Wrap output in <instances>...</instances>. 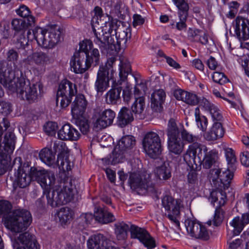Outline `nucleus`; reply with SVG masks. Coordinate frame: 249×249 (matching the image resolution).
Instances as JSON below:
<instances>
[{
  "mask_svg": "<svg viewBox=\"0 0 249 249\" xmlns=\"http://www.w3.org/2000/svg\"><path fill=\"white\" fill-rule=\"evenodd\" d=\"M130 231L132 238L138 239L148 249H151L155 247V240L144 229L131 225Z\"/></svg>",
  "mask_w": 249,
  "mask_h": 249,
  "instance_id": "a211bd4d",
  "label": "nucleus"
},
{
  "mask_svg": "<svg viewBox=\"0 0 249 249\" xmlns=\"http://www.w3.org/2000/svg\"><path fill=\"white\" fill-rule=\"evenodd\" d=\"M117 44L119 47L125 46L128 39L131 37L130 30L128 28H118L115 31Z\"/></svg>",
  "mask_w": 249,
  "mask_h": 249,
  "instance_id": "4c0bfd02",
  "label": "nucleus"
},
{
  "mask_svg": "<svg viewBox=\"0 0 249 249\" xmlns=\"http://www.w3.org/2000/svg\"><path fill=\"white\" fill-rule=\"evenodd\" d=\"M226 196L223 195L220 191H213L209 196V199L211 203L214 205V203L218 201V205L216 206L215 211L213 219V224L215 226L220 225L223 221L224 218V212L221 208L225 203Z\"/></svg>",
  "mask_w": 249,
  "mask_h": 249,
  "instance_id": "4468645a",
  "label": "nucleus"
},
{
  "mask_svg": "<svg viewBox=\"0 0 249 249\" xmlns=\"http://www.w3.org/2000/svg\"><path fill=\"white\" fill-rule=\"evenodd\" d=\"M174 96L177 100H181L191 105H196L199 102L196 95L180 89L174 92Z\"/></svg>",
  "mask_w": 249,
  "mask_h": 249,
  "instance_id": "7c9ffc66",
  "label": "nucleus"
},
{
  "mask_svg": "<svg viewBox=\"0 0 249 249\" xmlns=\"http://www.w3.org/2000/svg\"><path fill=\"white\" fill-rule=\"evenodd\" d=\"M20 157H17L13 161V165L18 167L17 172L15 173L16 179L13 183L15 188L19 187L24 188L28 186L31 182V177L35 178L36 167H30L28 162L21 163Z\"/></svg>",
  "mask_w": 249,
  "mask_h": 249,
  "instance_id": "39448f33",
  "label": "nucleus"
},
{
  "mask_svg": "<svg viewBox=\"0 0 249 249\" xmlns=\"http://www.w3.org/2000/svg\"><path fill=\"white\" fill-rule=\"evenodd\" d=\"M124 152L121 150L118 152H115L114 148L112 155L110 156L109 160V162L111 164H115L122 162L124 158Z\"/></svg>",
  "mask_w": 249,
  "mask_h": 249,
  "instance_id": "6e6d98bb",
  "label": "nucleus"
},
{
  "mask_svg": "<svg viewBox=\"0 0 249 249\" xmlns=\"http://www.w3.org/2000/svg\"><path fill=\"white\" fill-rule=\"evenodd\" d=\"M53 149L55 153H58L57 164L60 170L64 172L71 170V162L69 160L67 153L68 147L62 142H55L53 143Z\"/></svg>",
  "mask_w": 249,
  "mask_h": 249,
  "instance_id": "2eb2a0df",
  "label": "nucleus"
},
{
  "mask_svg": "<svg viewBox=\"0 0 249 249\" xmlns=\"http://www.w3.org/2000/svg\"><path fill=\"white\" fill-rule=\"evenodd\" d=\"M202 31L190 28L188 30V37L192 40L197 41L199 36L201 35Z\"/></svg>",
  "mask_w": 249,
  "mask_h": 249,
  "instance_id": "e2e57ef3",
  "label": "nucleus"
},
{
  "mask_svg": "<svg viewBox=\"0 0 249 249\" xmlns=\"http://www.w3.org/2000/svg\"><path fill=\"white\" fill-rule=\"evenodd\" d=\"M94 19H96L93 18L91 20L93 31L92 41L98 46L102 53H107V50L109 48L113 50L116 48L114 41L112 40L111 33L104 31L102 28L96 29L97 27L94 24Z\"/></svg>",
  "mask_w": 249,
  "mask_h": 249,
  "instance_id": "423d86ee",
  "label": "nucleus"
},
{
  "mask_svg": "<svg viewBox=\"0 0 249 249\" xmlns=\"http://www.w3.org/2000/svg\"><path fill=\"white\" fill-rule=\"evenodd\" d=\"M47 195V203L52 207H56L70 202L74 196V191L70 182H61Z\"/></svg>",
  "mask_w": 249,
  "mask_h": 249,
  "instance_id": "20e7f679",
  "label": "nucleus"
},
{
  "mask_svg": "<svg viewBox=\"0 0 249 249\" xmlns=\"http://www.w3.org/2000/svg\"><path fill=\"white\" fill-rule=\"evenodd\" d=\"M93 47L91 40L85 39L79 43V49L76 51L71 60V69L76 73H83L91 66L99 65L100 54L98 49Z\"/></svg>",
  "mask_w": 249,
  "mask_h": 249,
  "instance_id": "f03ea898",
  "label": "nucleus"
},
{
  "mask_svg": "<svg viewBox=\"0 0 249 249\" xmlns=\"http://www.w3.org/2000/svg\"><path fill=\"white\" fill-rule=\"evenodd\" d=\"M240 161L241 164L246 167H249V152L246 151L240 155Z\"/></svg>",
  "mask_w": 249,
  "mask_h": 249,
  "instance_id": "774afa93",
  "label": "nucleus"
},
{
  "mask_svg": "<svg viewBox=\"0 0 249 249\" xmlns=\"http://www.w3.org/2000/svg\"><path fill=\"white\" fill-rule=\"evenodd\" d=\"M95 219L102 224H107L115 220L114 215L106 207H98L95 211Z\"/></svg>",
  "mask_w": 249,
  "mask_h": 249,
  "instance_id": "c85d7f7f",
  "label": "nucleus"
},
{
  "mask_svg": "<svg viewBox=\"0 0 249 249\" xmlns=\"http://www.w3.org/2000/svg\"><path fill=\"white\" fill-rule=\"evenodd\" d=\"M77 93L76 86L69 80L62 81L57 92L56 102L62 108L67 107L71 101L72 97Z\"/></svg>",
  "mask_w": 249,
  "mask_h": 249,
  "instance_id": "0eeeda50",
  "label": "nucleus"
},
{
  "mask_svg": "<svg viewBox=\"0 0 249 249\" xmlns=\"http://www.w3.org/2000/svg\"><path fill=\"white\" fill-rule=\"evenodd\" d=\"M181 201L175 199L172 196L166 195L162 199V206L167 212L166 216L178 228L180 224L178 219L180 214Z\"/></svg>",
  "mask_w": 249,
  "mask_h": 249,
  "instance_id": "9d476101",
  "label": "nucleus"
},
{
  "mask_svg": "<svg viewBox=\"0 0 249 249\" xmlns=\"http://www.w3.org/2000/svg\"><path fill=\"white\" fill-rule=\"evenodd\" d=\"M11 204L6 200L0 201V215L4 214L5 226L12 231L21 232L31 224L32 218L30 212L25 209L10 211Z\"/></svg>",
  "mask_w": 249,
  "mask_h": 249,
  "instance_id": "7ed1b4c3",
  "label": "nucleus"
},
{
  "mask_svg": "<svg viewBox=\"0 0 249 249\" xmlns=\"http://www.w3.org/2000/svg\"><path fill=\"white\" fill-rule=\"evenodd\" d=\"M35 178L46 191L54 188L55 177L53 172L45 170H37L36 168Z\"/></svg>",
  "mask_w": 249,
  "mask_h": 249,
  "instance_id": "f3484780",
  "label": "nucleus"
},
{
  "mask_svg": "<svg viewBox=\"0 0 249 249\" xmlns=\"http://www.w3.org/2000/svg\"><path fill=\"white\" fill-rule=\"evenodd\" d=\"M118 125L123 127L134 120L131 111L126 107H123L120 111L118 116Z\"/></svg>",
  "mask_w": 249,
  "mask_h": 249,
  "instance_id": "e433bc0d",
  "label": "nucleus"
},
{
  "mask_svg": "<svg viewBox=\"0 0 249 249\" xmlns=\"http://www.w3.org/2000/svg\"><path fill=\"white\" fill-rule=\"evenodd\" d=\"M113 78L112 75H108L106 67H99L97 78L94 84V88L97 93H103L109 86V80Z\"/></svg>",
  "mask_w": 249,
  "mask_h": 249,
  "instance_id": "6ab92c4d",
  "label": "nucleus"
},
{
  "mask_svg": "<svg viewBox=\"0 0 249 249\" xmlns=\"http://www.w3.org/2000/svg\"><path fill=\"white\" fill-rule=\"evenodd\" d=\"M115 233L118 240H124L127 237V231L130 230L128 224L122 222L115 224Z\"/></svg>",
  "mask_w": 249,
  "mask_h": 249,
  "instance_id": "de8ad7c7",
  "label": "nucleus"
},
{
  "mask_svg": "<svg viewBox=\"0 0 249 249\" xmlns=\"http://www.w3.org/2000/svg\"><path fill=\"white\" fill-rule=\"evenodd\" d=\"M46 33L47 30L38 27H36L32 31H28L27 33L28 40H32L35 39L38 45L48 49L49 47V43L48 37H47L46 36Z\"/></svg>",
  "mask_w": 249,
  "mask_h": 249,
  "instance_id": "412c9836",
  "label": "nucleus"
},
{
  "mask_svg": "<svg viewBox=\"0 0 249 249\" xmlns=\"http://www.w3.org/2000/svg\"><path fill=\"white\" fill-rule=\"evenodd\" d=\"M208 148L206 145L198 142H194L189 146L183 158L188 164L197 165V163H202L204 156L202 152L205 154L207 153Z\"/></svg>",
  "mask_w": 249,
  "mask_h": 249,
  "instance_id": "9b49d317",
  "label": "nucleus"
},
{
  "mask_svg": "<svg viewBox=\"0 0 249 249\" xmlns=\"http://www.w3.org/2000/svg\"><path fill=\"white\" fill-rule=\"evenodd\" d=\"M233 28L237 37L239 40H246L249 38V20L238 17L233 23Z\"/></svg>",
  "mask_w": 249,
  "mask_h": 249,
  "instance_id": "aec40b11",
  "label": "nucleus"
},
{
  "mask_svg": "<svg viewBox=\"0 0 249 249\" xmlns=\"http://www.w3.org/2000/svg\"><path fill=\"white\" fill-rule=\"evenodd\" d=\"M35 22L34 17H30L27 18H16L12 20V26L14 30L20 31L31 26Z\"/></svg>",
  "mask_w": 249,
  "mask_h": 249,
  "instance_id": "ea45409f",
  "label": "nucleus"
},
{
  "mask_svg": "<svg viewBox=\"0 0 249 249\" xmlns=\"http://www.w3.org/2000/svg\"><path fill=\"white\" fill-rule=\"evenodd\" d=\"M180 21L176 24V28L178 30L181 31L186 29L187 25L186 21L188 15V10L178 11Z\"/></svg>",
  "mask_w": 249,
  "mask_h": 249,
  "instance_id": "5fc2aeb1",
  "label": "nucleus"
},
{
  "mask_svg": "<svg viewBox=\"0 0 249 249\" xmlns=\"http://www.w3.org/2000/svg\"><path fill=\"white\" fill-rule=\"evenodd\" d=\"M87 106V101L84 95L78 94L71 105V114L73 117L84 115Z\"/></svg>",
  "mask_w": 249,
  "mask_h": 249,
  "instance_id": "b1692460",
  "label": "nucleus"
},
{
  "mask_svg": "<svg viewBox=\"0 0 249 249\" xmlns=\"http://www.w3.org/2000/svg\"><path fill=\"white\" fill-rule=\"evenodd\" d=\"M155 174L157 178L160 179L166 180L171 176V169L168 163L164 162L161 166L156 168Z\"/></svg>",
  "mask_w": 249,
  "mask_h": 249,
  "instance_id": "49530a36",
  "label": "nucleus"
},
{
  "mask_svg": "<svg viewBox=\"0 0 249 249\" xmlns=\"http://www.w3.org/2000/svg\"><path fill=\"white\" fill-rule=\"evenodd\" d=\"M12 111V106L10 103L5 101L0 102V113L6 116Z\"/></svg>",
  "mask_w": 249,
  "mask_h": 249,
  "instance_id": "052dcab7",
  "label": "nucleus"
},
{
  "mask_svg": "<svg viewBox=\"0 0 249 249\" xmlns=\"http://www.w3.org/2000/svg\"><path fill=\"white\" fill-rule=\"evenodd\" d=\"M230 225L232 229H228L227 238L228 242L233 236L239 235L245 227L239 216L235 217L230 222Z\"/></svg>",
  "mask_w": 249,
  "mask_h": 249,
  "instance_id": "473e14b6",
  "label": "nucleus"
},
{
  "mask_svg": "<svg viewBox=\"0 0 249 249\" xmlns=\"http://www.w3.org/2000/svg\"><path fill=\"white\" fill-rule=\"evenodd\" d=\"M165 97V92L162 89L155 90L153 92L151 96V106L153 110L156 112L162 110Z\"/></svg>",
  "mask_w": 249,
  "mask_h": 249,
  "instance_id": "cd10ccee",
  "label": "nucleus"
},
{
  "mask_svg": "<svg viewBox=\"0 0 249 249\" xmlns=\"http://www.w3.org/2000/svg\"><path fill=\"white\" fill-rule=\"evenodd\" d=\"M235 171L230 169L228 167L227 169L224 171H221L220 169H214L213 170V173L214 172V175L217 177V178L219 179L221 183L222 184L221 187L225 190L230 187Z\"/></svg>",
  "mask_w": 249,
  "mask_h": 249,
  "instance_id": "bb28decb",
  "label": "nucleus"
},
{
  "mask_svg": "<svg viewBox=\"0 0 249 249\" xmlns=\"http://www.w3.org/2000/svg\"><path fill=\"white\" fill-rule=\"evenodd\" d=\"M188 234L196 238L207 240L209 239L210 233L204 226L197 221L193 229Z\"/></svg>",
  "mask_w": 249,
  "mask_h": 249,
  "instance_id": "c9c22d12",
  "label": "nucleus"
},
{
  "mask_svg": "<svg viewBox=\"0 0 249 249\" xmlns=\"http://www.w3.org/2000/svg\"><path fill=\"white\" fill-rule=\"evenodd\" d=\"M225 133V130L221 122H215L210 129L206 132L203 137L208 141H214L222 138Z\"/></svg>",
  "mask_w": 249,
  "mask_h": 249,
  "instance_id": "a878e982",
  "label": "nucleus"
},
{
  "mask_svg": "<svg viewBox=\"0 0 249 249\" xmlns=\"http://www.w3.org/2000/svg\"><path fill=\"white\" fill-rule=\"evenodd\" d=\"M178 11L189 10V5L185 0H172Z\"/></svg>",
  "mask_w": 249,
  "mask_h": 249,
  "instance_id": "338daca9",
  "label": "nucleus"
},
{
  "mask_svg": "<svg viewBox=\"0 0 249 249\" xmlns=\"http://www.w3.org/2000/svg\"><path fill=\"white\" fill-rule=\"evenodd\" d=\"M184 143L178 138L168 140V147L170 152L179 155L184 148Z\"/></svg>",
  "mask_w": 249,
  "mask_h": 249,
  "instance_id": "a19ab883",
  "label": "nucleus"
},
{
  "mask_svg": "<svg viewBox=\"0 0 249 249\" xmlns=\"http://www.w3.org/2000/svg\"><path fill=\"white\" fill-rule=\"evenodd\" d=\"M48 41L49 43V48H53L60 40L61 35L60 27L57 25H52L48 27Z\"/></svg>",
  "mask_w": 249,
  "mask_h": 249,
  "instance_id": "c756f323",
  "label": "nucleus"
},
{
  "mask_svg": "<svg viewBox=\"0 0 249 249\" xmlns=\"http://www.w3.org/2000/svg\"><path fill=\"white\" fill-rule=\"evenodd\" d=\"M94 116L97 119L94 123V127L98 130H100L106 128L112 124L116 114L111 109L102 110L100 107H97L94 109Z\"/></svg>",
  "mask_w": 249,
  "mask_h": 249,
  "instance_id": "ddd939ff",
  "label": "nucleus"
},
{
  "mask_svg": "<svg viewBox=\"0 0 249 249\" xmlns=\"http://www.w3.org/2000/svg\"><path fill=\"white\" fill-rule=\"evenodd\" d=\"M17 41V48L18 52L20 53L21 51H22L21 54L24 56H27V57L29 55H31L32 53V47L28 45V41L25 36L21 35L19 38L18 39Z\"/></svg>",
  "mask_w": 249,
  "mask_h": 249,
  "instance_id": "79ce46f5",
  "label": "nucleus"
},
{
  "mask_svg": "<svg viewBox=\"0 0 249 249\" xmlns=\"http://www.w3.org/2000/svg\"><path fill=\"white\" fill-rule=\"evenodd\" d=\"M181 134L182 140L189 143H194L197 140V138L196 136L190 133L185 129L181 131Z\"/></svg>",
  "mask_w": 249,
  "mask_h": 249,
  "instance_id": "680f3d73",
  "label": "nucleus"
},
{
  "mask_svg": "<svg viewBox=\"0 0 249 249\" xmlns=\"http://www.w3.org/2000/svg\"><path fill=\"white\" fill-rule=\"evenodd\" d=\"M57 128V124L53 122H48L44 125V130L48 135L54 134Z\"/></svg>",
  "mask_w": 249,
  "mask_h": 249,
  "instance_id": "13d9d810",
  "label": "nucleus"
},
{
  "mask_svg": "<svg viewBox=\"0 0 249 249\" xmlns=\"http://www.w3.org/2000/svg\"><path fill=\"white\" fill-rule=\"evenodd\" d=\"M57 214L61 223L66 224L72 218L73 211L68 207H63L60 209Z\"/></svg>",
  "mask_w": 249,
  "mask_h": 249,
  "instance_id": "8fccbe9b",
  "label": "nucleus"
},
{
  "mask_svg": "<svg viewBox=\"0 0 249 249\" xmlns=\"http://www.w3.org/2000/svg\"><path fill=\"white\" fill-rule=\"evenodd\" d=\"M218 152L214 149L210 150L206 153L202 160L203 166L204 168L210 169L218 161Z\"/></svg>",
  "mask_w": 249,
  "mask_h": 249,
  "instance_id": "58836bf2",
  "label": "nucleus"
},
{
  "mask_svg": "<svg viewBox=\"0 0 249 249\" xmlns=\"http://www.w3.org/2000/svg\"><path fill=\"white\" fill-rule=\"evenodd\" d=\"M195 120L198 127L202 131H205L208 126V120L207 118L201 115L198 107H196L195 110Z\"/></svg>",
  "mask_w": 249,
  "mask_h": 249,
  "instance_id": "09e8293b",
  "label": "nucleus"
},
{
  "mask_svg": "<svg viewBox=\"0 0 249 249\" xmlns=\"http://www.w3.org/2000/svg\"><path fill=\"white\" fill-rule=\"evenodd\" d=\"M200 106L203 107L205 110L208 111L213 121L220 122L223 120V116L221 111L215 105L210 103L206 98H203L199 101Z\"/></svg>",
  "mask_w": 249,
  "mask_h": 249,
  "instance_id": "393cba45",
  "label": "nucleus"
},
{
  "mask_svg": "<svg viewBox=\"0 0 249 249\" xmlns=\"http://www.w3.org/2000/svg\"><path fill=\"white\" fill-rule=\"evenodd\" d=\"M179 135L178 129L174 119H171L169 121L167 128L168 139L178 138Z\"/></svg>",
  "mask_w": 249,
  "mask_h": 249,
  "instance_id": "864d4df0",
  "label": "nucleus"
},
{
  "mask_svg": "<svg viewBox=\"0 0 249 249\" xmlns=\"http://www.w3.org/2000/svg\"><path fill=\"white\" fill-rule=\"evenodd\" d=\"M128 184L132 189H144L148 191H153L155 190L152 186L149 185V182L147 180L142 179V176L137 173H131L128 179Z\"/></svg>",
  "mask_w": 249,
  "mask_h": 249,
  "instance_id": "5701e85b",
  "label": "nucleus"
},
{
  "mask_svg": "<svg viewBox=\"0 0 249 249\" xmlns=\"http://www.w3.org/2000/svg\"><path fill=\"white\" fill-rule=\"evenodd\" d=\"M73 118L75 120V124L79 127L81 132L83 134H87L89 130V121L83 115Z\"/></svg>",
  "mask_w": 249,
  "mask_h": 249,
  "instance_id": "3c124183",
  "label": "nucleus"
},
{
  "mask_svg": "<svg viewBox=\"0 0 249 249\" xmlns=\"http://www.w3.org/2000/svg\"><path fill=\"white\" fill-rule=\"evenodd\" d=\"M11 240L14 249H39L35 236L28 232L21 233L18 238Z\"/></svg>",
  "mask_w": 249,
  "mask_h": 249,
  "instance_id": "dca6fc26",
  "label": "nucleus"
},
{
  "mask_svg": "<svg viewBox=\"0 0 249 249\" xmlns=\"http://www.w3.org/2000/svg\"><path fill=\"white\" fill-rule=\"evenodd\" d=\"M212 79L214 82L220 85L224 84L228 81L227 77L224 73L218 71H215L213 73Z\"/></svg>",
  "mask_w": 249,
  "mask_h": 249,
  "instance_id": "4d7b16f0",
  "label": "nucleus"
},
{
  "mask_svg": "<svg viewBox=\"0 0 249 249\" xmlns=\"http://www.w3.org/2000/svg\"><path fill=\"white\" fill-rule=\"evenodd\" d=\"M16 12L18 15L23 17V18H27L30 17H32V16H30V11L29 8L24 5H21L19 8L16 10Z\"/></svg>",
  "mask_w": 249,
  "mask_h": 249,
  "instance_id": "0e129e2a",
  "label": "nucleus"
},
{
  "mask_svg": "<svg viewBox=\"0 0 249 249\" xmlns=\"http://www.w3.org/2000/svg\"><path fill=\"white\" fill-rule=\"evenodd\" d=\"M116 61V58L114 57H111L109 58L105 66H100V67H106L108 71V75H112L113 76V70L112 69L113 64Z\"/></svg>",
  "mask_w": 249,
  "mask_h": 249,
  "instance_id": "69168bd1",
  "label": "nucleus"
},
{
  "mask_svg": "<svg viewBox=\"0 0 249 249\" xmlns=\"http://www.w3.org/2000/svg\"><path fill=\"white\" fill-rule=\"evenodd\" d=\"M145 107V98L143 96H141L135 99L131 106V111L136 115H139L140 118H142Z\"/></svg>",
  "mask_w": 249,
  "mask_h": 249,
  "instance_id": "37998d69",
  "label": "nucleus"
},
{
  "mask_svg": "<svg viewBox=\"0 0 249 249\" xmlns=\"http://www.w3.org/2000/svg\"><path fill=\"white\" fill-rule=\"evenodd\" d=\"M95 218V215H93L91 213H86L82 214L79 217L78 220L82 223L83 226L85 227L90 224Z\"/></svg>",
  "mask_w": 249,
  "mask_h": 249,
  "instance_id": "bf43d9fd",
  "label": "nucleus"
},
{
  "mask_svg": "<svg viewBox=\"0 0 249 249\" xmlns=\"http://www.w3.org/2000/svg\"><path fill=\"white\" fill-rule=\"evenodd\" d=\"M0 70L2 72L0 74V82L3 86L13 91H16L21 98L29 103L37 100L38 90L40 91L41 89L40 83L31 85L21 70L16 69L14 71L11 66L5 61L0 63Z\"/></svg>",
  "mask_w": 249,
  "mask_h": 249,
  "instance_id": "f257e3e1",
  "label": "nucleus"
},
{
  "mask_svg": "<svg viewBox=\"0 0 249 249\" xmlns=\"http://www.w3.org/2000/svg\"><path fill=\"white\" fill-rule=\"evenodd\" d=\"M119 76L122 81H124L129 73L131 71L130 62L126 59L123 58L120 60L119 64Z\"/></svg>",
  "mask_w": 249,
  "mask_h": 249,
  "instance_id": "a18cd8bd",
  "label": "nucleus"
},
{
  "mask_svg": "<svg viewBox=\"0 0 249 249\" xmlns=\"http://www.w3.org/2000/svg\"><path fill=\"white\" fill-rule=\"evenodd\" d=\"M122 89L118 86L109 90L105 94V101L107 104L115 105L121 102V93Z\"/></svg>",
  "mask_w": 249,
  "mask_h": 249,
  "instance_id": "f704fd0d",
  "label": "nucleus"
},
{
  "mask_svg": "<svg viewBox=\"0 0 249 249\" xmlns=\"http://www.w3.org/2000/svg\"><path fill=\"white\" fill-rule=\"evenodd\" d=\"M142 145L146 154L153 159L157 158L161 153V140L156 132L147 133L143 138Z\"/></svg>",
  "mask_w": 249,
  "mask_h": 249,
  "instance_id": "6e6552de",
  "label": "nucleus"
},
{
  "mask_svg": "<svg viewBox=\"0 0 249 249\" xmlns=\"http://www.w3.org/2000/svg\"><path fill=\"white\" fill-rule=\"evenodd\" d=\"M16 137L12 131H8L4 138V146L0 145V174H3L9 161L8 155L15 149Z\"/></svg>",
  "mask_w": 249,
  "mask_h": 249,
  "instance_id": "1a4fd4ad",
  "label": "nucleus"
},
{
  "mask_svg": "<svg viewBox=\"0 0 249 249\" xmlns=\"http://www.w3.org/2000/svg\"><path fill=\"white\" fill-rule=\"evenodd\" d=\"M135 144V139L131 135H126L121 138L115 147V151H122L126 152L130 150Z\"/></svg>",
  "mask_w": 249,
  "mask_h": 249,
  "instance_id": "72a5a7b5",
  "label": "nucleus"
},
{
  "mask_svg": "<svg viewBox=\"0 0 249 249\" xmlns=\"http://www.w3.org/2000/svg\"><path fill=\"white\" fill-rule=\"evenodd\" d=\"M40 160L48 166L55 163V155L52 151L48 148L42 149L39 154Z\"/></svg>",
  "mask_w": 249,
  "mask_h": 249,
  "instance_id": "c03bdc74",
  "label": "nucleus"
},
{
  "mask_svg": "<svg viewBox=\"0 0 249 249\" xmlns=\"http://www.w3.org/2000/svg\"><path fill=\"white\" fill-rule=\"evenodd\" d=\"M21 62L26 67L34 63L38 67L36 69L38 73L42 74L45 71V66L51 63V59L48 54L44 52H36L23 59Z\"/></svg>",
  "mask_w": 249,
  "mask_h": 249,
  "instance_id": "f8f14e48",
  "label": "nucleus"
},
{
  "mask_svg": "<svg viewBox=\"0 0 249 249\" xmlns=\"http://www.w3.org/2000/svg\"><path fill=\"white\" fill-rule=\"evenodd\" d=\"M225 156L228 168L232 170H236V159L233 151L231 148L226 149L225 150Z\"/></svg>",
  "mask_w": 249,
  "mask_h": 249,
  "instance_id": "603ef678",
  "label": "nucleus"
},
{
  "mask_svg": "<svg viewBox=\"0 0 249 249\" xmlns=\"http://www.w3.org/2000/svg\"><path fill=\"white\" fill-rule=\"evenodd\" d=\"M107 238L103 234L98 233L90 237L87 241L88 249H104Z\"/></svg>",
  "mask_w": 249,
  "mask_h": 249,
  "instance_id": "2f4dec72",
  "label": "nucleus"
},
{
  "mask_svg": "<svg viewBox=\"0 0 249 249\" xmlns=\"http://www.w3.org/2000/svg\"><path fill=\"white\" fill-rule=\"evenodd\" d=\"M58 137L62 140L77 141L81 136L79 131L70 124L63 125L57 132Z\"/></svg>",
  "mask_w": 249,
  "mask_h": 249,
  "instance_id": "4be33fe9",
  "label": "nucleus"
}]
</instances>
